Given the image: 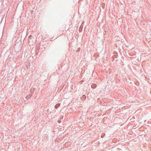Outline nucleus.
<instances>
[{"instance_id": "f257e3e1", "label": "nucleus", "mask_w": 151, "mask_h": 151, "mask_svg": "<svg viewBox=\"0 0 151 151\" xmlns=\"http://www.w3.org/2000/svg\"><path fill=\"white\" fill-rule=\"evenodd\" d=\"M96 85L95 84H93L91 86V87L93 88H96Z\"/></svg>"}]
</instances>
